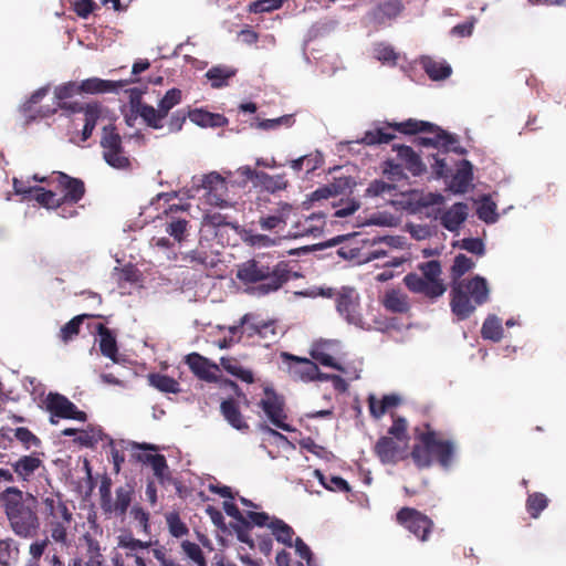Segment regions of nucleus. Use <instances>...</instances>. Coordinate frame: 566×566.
Masks as SVG:
<instances>
[{"label": "nucleus", "instance_id": "3c124183", "mask_svg": "<svg viewBox=\"0 0 566 566\" xmlns=\"http://www.w3.org/2000/svg\"><path fill=\"white\" fill-rule=\"evenodd\" d=\"M13 433V437L22 444L25 450H30L31 448H39L41 446V440L36 437L30 429L25 427H18L10 430Z\"/></svg>", "mask_w": 566, "mask_h": 566}, {"label": "nucleus", "instance_id": "f8f14e48", "mask_svg": "<svg viewBox=\"0 0 566 566\" xmlns=\"http://www.w3.org/2000/svg\"><path fill=\"white\" fill-rule=\"evenodd\" d=\"M396 517L397 522L419 541H428L433 528V522L429 516L413 507L405 506L397 512Z\"/></svg>", "mask_w": 566, "mask_h": 566}, {"label": "nucleus", "instance_id": "052dcab7", "mask_svg": "<svg viewBox=\"0 0 566 566\" xmlns=\"http://www.w3.org/2000/svg\"><path fill=\"white\" fill-rule=\"evenodd\" d=\"M284 0H256L248 6L249 13H269L282 8Z\"/></svg>", "mask_w": 566, "mask_h": 566}, {"label": "nucleus", "instance_id": "412c9836", "mask_svg": "<svg viewBox=\"0 0 566 566\" xmlns=\"http://www.w3.org/2000/svg\"><path fill=\"white\" fill-rule=\"evenodd\" d=\"M185 363L188 365L191 373L200 380L209 382L216 380L213 370H218V366L210 363L208 358L198 353H191L186 356Z\"/></svg>", "mask_w": 566, "mask_h": 566}, {"label": "nucleus", "instance_id": "f257e3e1", "mask_svg": "<svg viewBox=\"0 0 566 566\" xmlns=\"http://www.w3.org/2000/svg\"><path fill=\"white\" fill-rule=\"evenodd\" d=\"M237 277L244 285L258 284V295H268L279 291L292 277H298L292 273L285 261L271 264L270 258L258 255L238 265Z\"/></svg>", "mask_w": 566, "mask_h": 566}, {"label": "nucleus", "instance_id": "5701e85b", "mask_svg": "<svg viewBox=\"0 0 566 566\" xmlns=\"http://www.w3.org/2000/svg\"><path fill=\"white\" fill-rule=\"evenodd\" d=\"M134 493V486L129 483L118 486L115 490V500H111L109 507H106L104 513L118 517L124 516L132 504Z\"/></svg>", "mask_w": 566, "mask_h": 566}, {"label": "nucleus", "instance_id": "69168bd1", "mask_svg": "<svg viewBox=\"0 0 566 566\" xmlns=\"http://www.w3.org/2000/svg\"><path fill=\"white\" fill-rule=\"evenodd\" d=\"M208 259L209 255L203 250H191L182 255V261L191 268L199 265L206 268L209 264Z\"/></svg>", "mask_w": 566, "mask_h": 566}, {"label": "nucleus", "instance_id": "a211bd4d", "mask_svg": "<svg viewBox=\"0 0 566 566\" xmlns=\"http://www.w3.org/2000/svg\"><path fill=\"white\" fill-rule=\"evenodd\" d=\"M423 133H432V137L427 136H416L412 139V143L416 146L423 147V148H436L441 154L443 151V147L448 144H452L455 142V138L451 135L450 132L443 129L441 126L432 123V127L426 129Z\"/></svg>", "mask_w": 566, "mask_h": 566}, {"label": "nucleus", "instance_id": "4c0bfd02", "mask_svg": "<svg viewBox=\"0 0 566 566\" xmlns=\"http://www.w3.org/2000/svg\"><path fill=\"white\" fill-rule=\"evenodd\" d=\"M481 336L483 339H488L497 343L503 337L502 321L495 314H489L484 319L481 328Z\"/></svg>", "mask_w": 566, "mask_h": 566}, {"label": "nucleus", "instance_id": "b1692460", "mask_svg": "<svg viewBox=\"0 0 566 566\" xmlns=\"http://www.w3.org/2000/svg\"><path fill=\"white\" fill-rule=\"evenodd\" d=\"M132 81H109L103 80L98 77H91L82 81L80 84V91L86 94H102L108 92H117L119 88L124 87L128 83H133Z\"/></svg>", "mask_w": 566, "mask_h": 566}, {"label": "nucleus", "instance_id": "0eeeda50", "mask_svg": "<svg viewBox=\"0 0 566 566\" xmlns=\"http://www.w3.org/2000/svg\"><path fill=\"white\" fill-rule=\"evenodd\" d=\"M182 93L179 88H170L158 103V108L133 99V109L142 117L145 124L154 129L164 127L163 120L169 112L181 102Z\"/></svg>", "mask_w": 566, "mask_h": 566}, {"label": "nucleus", "instance_id": "4be33fe9", "mask_svg": "<svg viewBox=\"0 0 566 566\" xmlns=\"http://www.w3.org/2000/svg\"><path fill=\"white\" fill-rule=\"evenodd\" d=\"M137 460L151 467L154 475L161 485L165 486L172 481L171 472L164 454L140 453L137 455Z\"/></svg>", "mask_w": 566, "mask_h": 566}, {"label": "nucleus", "instance_id": "c9c22d12", "mask_svg": "<svg viewBox=\"0 0 566 566\" xmlns=\"http://www.w3.org/2000/svg\"><path fill=\"white\" fill-rule=\"evenodd\" d=\"M289 186V181L285 178V174L269 175L264 171H260L259 180H255V187L261 188L268 192L275 193L281 190H285Z\"/></svg>", "mask_w": 566, "mask_h": 566}, {"label": "nucleus", "instance_id": "cd10ccee", "mask_svg": "<svg viewBox=\"0 0 566 566\" xmlns=\"http://www.w3.org/2000/svg\"><path fill=\"white\" fill-rule=\"evenodd\" d=\"M401 397L398 394H388L384 395L380 400H377L375 395L370 394L368 396V408L370 416L378 420L380 419L389 409L396 408L401 403Z\"/></svg>", "mask_w": 566, "mask_h": 566}, {"label": "nucleus", "instance_id": "6e6552de", "mask_svg": "<svg viewBox=\"0 0 566 566\" xmlns=\"http://www.w3.org/2000/svg\"><path fill=\"white\" fill-rule=\"evenodd\" d=\"M99 144L107 165L122 170L130 168L132 163L123 147L122 136L114 125L109 124L103 127Z\"/></svg>", "mask_w": 566, "mask_h": 566}, {"label": "nucleus", "instance_id": "9d476101", "mask_svg": "<svg viewBox=\"0 0 566 566\" xmlns=\"http://www.w3.org/2000/svg\"><path fill=\"white\" fill-rule=\"evenodd\" d=\"M45 410L51 415L50 422L57 423L54 418L73 419L81 422L87 420L86 412L80 410L67 397L59 392H49L43 400Z\"/></svg>", "mask_w": 566, "mask_h": 566}, {"label": "nucleus", "instance_id": "58836bf2", "mask_svg": "<svg viewBox=\"0 0 566 566\" xmlns=\"http://www.w3.org/2000/svg\"><path fill=\"white\" fill-rule=\"evenodd\" d=\"M476 216L486 224H493L499 220L496 212V203L491 199L490 195H482L478 199Z\"/></svg>", "mask_w": 566, "mask_h": 566}, {"label": "nucleus", "instance_id": "7ed1b4c3", "mask_svg": "<svg viewBox=\"0 0 566 566\" xmlns=\"http://www.w3.org/2000/svg\"><path fill=\"white\" fill-rule=\"evenodd\" d=\"M0 502L12 531L20 537L30 538L38 534L40 520L34 510L23 502V492L9 486L0 493Z\"/></svg>", "mask_w": 566, "mask_h": 566}, {"label": "nucleus", "instance_id": "864d4df0", "mask_svg": "<svg viewBox=\"0 0 566 566\" xmlns=\"http://www.w3.org/2000/svg\"><path fill=\"white\" fill-rule=\"evenodd\" d=\"M390 416L392 418V424L388 429V434L397 441L406 442L409 439L407 432V419L394 412H391Z\"/></svg>", "mask_w": 566, "mask_h": 566}, {"label": "nucleus", "instance_id": "603ef678", "mask_svg": "<svg viewBox=\"0 0 566 566\" xmlns=\"http://www.w3.org/2000/svg\"><path fill=\"white\" fill-rule=\"evenodd\" d=\"M452 247L465 250L478 256H483L485 254V243L481 238L478 237L464 238L462 240L454 241Z\"/></svg>", "mask_w": 566, "mask_h": 566}, {"label": "nucleus", "instance_id": "49530a36", "mask_svg": "<svg viewBox=\"0 0 566 566\" xmlns=\"http://www.w3.org/2000/svg\"><path fill=\"white\" fill-rule=\"evenodd\" d=\"M352 306L353 289L348 286H343L340 291L337 293L336 307L339 314L343 315L349 323L353 322Z\"/></svg>", "mask_w": 566, "mask_h": 566}, {"label": "nucleus", "instance_id": "774afa93", "mask_svg": "<svg viewBox=\"0 0 566 566\" xmlns=\"http://www.w3.org/2000/svg\"><path fill=\"white\" fill-rule=\"evenodd\" d=\"M153 555L159 562L160 566H185L163 545L154 548Z\"/></svg>", "mask_w": 566, "mask_h": 566}, {"label": "nucleus", "instance_id": "39448f33", "mask_svg": "<svg viewBox=\"0 0 566 566\" xmlns=\"http://www.w3.org/2000/svg\"><path fill=\"white\" fill-rule=\"evenodd\" d=\"M55 190L39 189L38 203L46 209H59L63 205H77L85 196L86 188L82 179L63 171H53Z\"/></svg>", "mask_w": 566, "mask_h": 566}, {"label": "nucleus", "instance_id": "f3484780", "mask_svg": "<svg viewBox=\"0 0 566 566\" xmlns=\"http://www.w3.org/2000/svg\"><path fill=\"white\" fill-rule=\"evenodd\" d=\"M474 167L468 159H461L457 164V171L447 186V190L454 195L465 193L474 178Z\"/></svg>", "mask_w": 566, "mask_h": 566}, {"label": "nucleus", "instance_id": "393cba45", "mask_svg": "<svg viewBox=\"0 0 566 566\" xmlns=\"http://www.w3.org/2000/svg\"><path fill=\"white\" fill-rule=\"evenodd\" d=\"M469 207L465 202L459 201L451 206L441 216V224L450 232H457L468 219Z\"/></svg>", "mask_w": 566, "mask_h": 566}, {"label": "nucleus", "instance_id": "aec40b11", "mask_svg": "<svg viewBox=\"0 0 566 566\" xmlns=\"http://www.w3.org/2000/svg\"><path fill=\"white\" fill-rule=\"evenodd\" d=\"M43 467V461L36 453L21 455L14 462H11L12 471L21 482H30L35 472Z\"/></svg>", "mask_w": 566, "mask_h": 566}, {"label": "nucleus", "instance_id": "ea45409f", "mask_svg": "<svg viewBox=\"0 0 566 566\" xmlns=\"http://www.w3.org/2000/svg\"><path fill=\"white\" fill-rule=\"evenodd\" d=\"M324 163V158L319 151L301 156L290 161V167L295 171L300 172L305 169L307 174L316 170Z\"/></svg>", "mask_w": 566, "mask_h": 566}, {"label": "nucleus", "instance_id": "9b49d317", "mask_svg": "<svg viewBox=\"0 0 566 566\" xmlns=\"http://www.w3.org/2000/svg\"><path fill=\"white\" fill-rule=\"evenodd\" d=\"M189 205H169L164 210L165 231L178 243L182 242L187 235L190 223Z\"/></svg>", "mask_w": 566, "mask_h": 566}, {"label": "nucleus", "instance_id": "4d7b16f0", "mask_svg": "<svg viewBox=\"0 0 566 566\" xmlns=\"http://www.w3.org/2000/svg\"><path fill=\"white\" fill-rule=\"evenodd\" d=\"M166 523L171 536L180 538L188 535L189 528L185 522L181 521L177 512H171L166 515Z\"/></svg>", "mask_w": 566, "mask_h": 566}, {"label": "nucleus", "instance_id": "72a5a7b5", "mask_svg": "<svg viewBox=\"0 0 566 566\" xmlns=\"http://www.w3.org/2000/svg\"><path fill=\"white\" fill-rule=\"evenodd\" d=\"M382 305L387 311L398 314L407 313L410 308L407 295L395 289L386 292Z\"/></svg>", "mask_w": 566, "mask_h": 566}, {"label": "nucleus", "instance_id": "37998d69", "mask_svg": "<svg viewBox=\"0 0 566 566\" xmlns=\"http://www.w3.org/2000/svg\"><path fill=\"white\" fill-rule=\"evenodd\" d=\"M180 547L190 566H208L206 556L197 543L186 539L181 542Z\"/></svg>", "mask_w": 566, "mask_h": 566}, {"label": "nucleus", "instance_id": "c85d7f7f", "mask_svg": "<svg viewBox=\"0 0 566 566\" xmlns=\"http://www.w3.org/2000/svg\"><path fill=\"white\" fill-rule=\"evenodd\" d=\"M421 66L431 81H444L452 74L451 65L444 61H437L430 56H422Z\"/></svg>", "mask_w": 566, "mask_h": 566}, {"label": "nucleus", "instance_id": "e2e57ef3", "mask_svg": "<svg viewBox=\"0 0 566 566\" xmlns=\"http://www.w3.org/2000/svg\"><path fill=\"white\" fill-rule=\"evenodd\" d=\"M13 189L17 195H21L23 199L35 200L38 202V198L40 197L39 189H44L43 187L35 186L30 187L23 180L18 178H13Z\"/></svg>", "mask_w": 566, "mask_h": 566}, {"label": "nucleus", "instance_id": "c03bdc74", "mask_svg": "<svg viewBox=\"0 0 566 566\" xmlns=\"http://www.w3.org/2000/svg\"><path fill=\"white\" fill-rule=\"evenodd\" d=\"M269 528L272 531V534L277 542L292 546L294 531L283 520L273 517L269 524Z\"/></svg>", "mask_w": 566, "mask_h": 566}, {"label": "nucleus", "instance_id": "680f3d73", "mask_svg": "<svg viewBox=\"0 0 566 566\" xmlns=\"http://www.w3.org/2000/svg\"><path fill=\"white\" fill-rule=\"evenodd\" d=\"M319 482L329 491L349 492L350 485L346 480L340 476H324L319 471H316Z\"/></svg>", "mask_w": 566, "mask_h": 566}, {"label": "nucleus", "instance_id": "2eb2a0df", "mask_svg": "<svg viewBox=\"0 0 566 566\" xmlns=\"http://www.w3.org/2000/svg\"><path fill=\"white\" fill-rule=\"evenodd\" d=\"M200 188L205 190V198L211 206L228 208L231 206L228 200V184L219 172L211 171L201 178Z\"/></svg>", "mask_w": 566, "mask_h": 566}, {"label": "nucleus", "instance_id": "a878e982", "mask_svg": "<svg viewBox=\"0 0 566 566\" xmlns=\"http://www.w3.org/2000/svg\"><path fill=\"white\" fill-rule=\"evenodd\" d=\"M398 442L389 436H382L378 439L375 444V453L381 463H397L399 461L402 449Z\"/></svg>", "mask_w": 566, "mask_h": 566}, {"label": "nucleus", "instance_id": "1a4fd4ad", "mask_svg": "<svg viewBox=\"0 0 566 566\" xmlns=\"http://www.w3.org/2000/svg\"><path fill=\"white\" fill-rule=\"evenodd\" d=\"M403 9L401 0H386L371 7L361 17L360 23L370 30L384 29L389 27Z\"/></svg>", "mask_w": 566, "mask_h": 566}, {"label": "nucleus", "instance_id": "13d9d810", "mask_svg": "<svg viewBox=\"0 0 566 566\" xmlns=\"http://www.w3.org/2000/svg\"><path fill=\"white\" fill-rule=\"evenodd\" d=\"M103 437L101 428L90 427L87 430H81L78 436L75 438V442L81 446L93 448L95 447Z\"/></svg>", "mask_w": 566, "mask_h": 566}, {"label": "nucleus", "instance_id": "7c9ffc66", "mask_svg": "<svg viewBox=\"0 0 566 566\" xmlns=\"http://www.w3.org/2000/svg\"><path fill=\"white\" fill-rule=\"evenodd\" d=\"M418 269L421 271L423 279L429 284H436V291L438 295L442 296L446 292V285L443 281L440 279L441 263L439 260H430L418 265Z\"/></svg>", "mask_w": 566, "mask_h": 566}, {"label": "nucleus", "instance_id": "09e8293b", "mask_svg": "<svg viewBox=\"0 0 566 566\" xmlns=\"http://www.w3.org/2000/svg\"><path fill=\"white\" fill-rule=\"evenodd\" d=\"M234 75L235 71L226 66H213L206 73V77L211 81L213 88L227 86L229 78Z\"/></svg>", "mask_w": 566, "mask_h": 566}, {"label": "nucleus", "instance_id": "dca6fc26", "mask_svg": "<svg viewBox=\"0 0 566 566\" xmlns=\"http://www.w3.org/2000/svg\"><path fill=\"white\" fill-rule=\"evenodd\" d=\"M281 358L287 364L289 374L295 380L304 382L314 381L319 376V369L315 361L283 352Z\"/></svg>", "mask_w": 566, "mask_h": 566}, {"label": "nucleus", "instance_id": "20e7f679", "mask_svg": "<svg viewBox=\"0 0 566 566\" xmlns=\"http://www.w3.org/2000/svg\"><path fill=\"white\" fill-rule=\"evenodd\" d=\"M419 443L413 444L410 455L418 469L430 468L433 457L443 469L452 464L455 446L451 440H438L434 430L421 432L418 436Z\"/></svg>", "mask_w": 566, "mask_h": 566}, {"label": "nucleus", "instance_id": "f704fd0d", "mask_svg": "<svg viewBox=\"0 0 566 566\" xmlns=\"http://www.w3.org/2000/svg\"><path fill=\"white\" fill-rule=\"evenodd\" d=\"M96 331L99 335V350L102 355L116 361L118 348L115 336L104 324H98Z\"/></svg>", "mask_w": 566, "mask_h": 566}, {"label": "nucleus", "instance_id": "a19ab883", "mask_svg": "<svg viewBox=\"0 0 566 566\" xmlns=\"http://www.w3.org/2000/svg\"><path fill=\"white\" fill-rule=\"evenodd\" d=\"M148 382L150 386L156 388L157 390L166 394H178L180 392V385L179 382L164 374L159 373H153L148 375Z\"/></svg>", "mask_w": 566, "mask_h": 566}, {"label": "nucleus", "instance_id": "6ab92c4d", "mask_svg": "<svg viewBox=\"0 0 566 566\" xmlns=\"http://www.w3.org/2000/svg\"><path fill=\"white\" fill-rule=\"evenodd\" d=\"M338 347V343L335 340H319L313 344L310 355L323 366L342 370V367L335 360Z\"/></svg>", "mask_w": 566, "mask_h": 566}, {"label": "nucleus", "instance_id": "ddd939ff", "mask_svg": "<svg viewBox=\"0 0 566 566\" xmlns=\"http://www.w3.org/2000/svg\"><path fill=\"white\" fill-rule=\"evenodd\" d=\"M284 399L279 396L271 387L264 388V398L261 399L259 406L268 416L272 424L283 431L292 432L294 429L286 422V413L284 411Z\"/></svg>", "mask_w": 566, "mask_h": 566}, {"label": "nucleus", "instance_id": "8fccbe9b", "mask_svg": "<svg viewBox=\"0 0 566 566\" xmlns=\"http://www.w3.org/2000/svg\"><path fill=\"white\" fill-rule=\"evenodd\" d=\"M547 505L548 499L544 493L534 492L528 494L526 500V511L532 518H537Z\"/></svg>", "mask_w": 566, "mask_h": 566}, {"label": "nucleus", "instance_id": "79ce46f5", "mask_svg": "<svg viewBox=\"0 0 566 566\" xmlns=\"http://www.w3.org/2000/svg\"><path fill=\"white\" fill-rule=\"evenodd\" d=\"M88 317H99V315L81 314L74 316L71 321L61 327L59 338L65 344L70 340H73L80 334L81 325L83 324L84 319Z\"/></svg>", "mask_w": 566, "mask_h": 566}, {"label": "nucleus", "instance_id": "423d86ee", "mask_svg": "<svg viewBox=\"0 0 566 566\" xmlns=\"http://www.w3.org/2000/svg\"><path fill=\"white\" fill-rule=\"evenodd\" d=\"M40 511L50 527L54 542L66 544L67 528L73 521V513L60 492H44L40 496Z\"/></svg>", "mask_w": 566, "mask_h": 566}, {"label": "nucleus", "instance_id": "338daca9", "mask_svg": "<svg viewBox=\"0 0 566 566\" xmlns=\"http://www.w3.org/2000/svg\"><path fill=\"white\" fill-rule=\"evenodd\" d=\"M343 191V188L338 184H331L323 187L317 188L310 195V200L312 202L319 201L322 199H328L334 197Z\"/></svg>", "mask_w": 566, "mask_h": 566}, {"label": "nucleus", "instance_id": "2f4dec72", "mask_svg": "<svg viewBox=\"0 0 566 566\" xmlns=\"http://www.w3.org/2000/svg\"><path fill=\"white\" fill-rule=\"evenodd\" d=\"M385 126L405 135H417L432 127V123L428 120H420L415 118H408L403 122H388L386 120Z\"/></svg>", "mask_w": 566, "mask_h": 566}, {"label": "nucleus", "instance_id": "c756f323", "mask_svg": "<svg viewBox=\"0 0 566 566\" xmlns=\"http://www.w3.org/2000/svg\"><path fill=\"white\" fill-rule=\"evenodd\" d=\"M403 283L406 287L417 294H423L424 296L437 300L440 297L436 291V284H429L423 277L419 276L415 272H410L405 275Z\"/></svg>", "mask_w": 566, "mask_h": 566}, {"label": "nucleus", "instance_id": "bb28decb", "mask_svg": "<svg viewBox=\"0 0 566 566\" xmlns=\"http://www.w3.org/2000/svg\"><path fill=\"white\" fill-rule=\"evenodd\" d=\"M220 411L228 423L234 429L240 431L249 430V423L241 413L239 403L234 399L229 398L223 400L220 405Z\"/></svg>", "mask_w": 566, "mask_h": 566}, {"label": "nucleus", "instance_id": "de8ad7c7", "mask_svg": "<svg viewBox=\"0 0 566 566\" xmlns=\"http://www.w3.org/2000/svg\"><path fill=\"white\" fill-rule=\"evenodd\" d=\"M221 366L227 373L247 384H252L254 381L253 373L250 369L242 367L232 358H221Z\"/></svg>", "mask_w": 566, "mask_h": 566}, {"label": "nucleus", "instance_id": "473e14b6", "mask_svg": "<svg viewBox=\"0 0 566 566\" xmlns=\"http://www.w3.org/2000/svg\"><path fill=\"white\" fill-rule=\"evenodd\" d=\"M188 116L192 123L201 127H222L228 124L223 115L198 108L188 112Z\"/></svg>", "mask_w": 566, "mask_h": 566}, {"label": "nucleus", "instance_id": "4468645a", "mask_svg": "<svg viewBox=\"0 0 566 566\" xmlns=\"http://www.w3.org/2000/svg\"><path fill=\"white\" fill-rule=\"evenodd\" d=\"M62 111L70 113H83L84 115V127L82 129V142H86L93 135L97 122L107 112L106 107L97 102L91 103H63L61 105Z\"/></svg>", "mask_w": 566, "mask_h": 566}, {"label": "nucleus", "instance_id": "bf43d9fd", "mask_svg": "<svg viewBox=\"0 0 566 566\" xmlns=\"http://www.w3.org/2000/svg\"><path fill=\"white\" fill-rule=\"evenodd\" d=\"M19 548L13 539H0V565L8 566L11 562L17 560Z\"/></svg>", "mask_w": 566, "mask_h": 566}, {"label": "nucleus", "instance_id": "0e129e2a", "mask_svg": "<svg viewBox=\"0 0 566 566\" xmlns=\"http://www.w3.org/2000/svg\"><path fill=\"white\" fill-rule=\"evenodd\" d=\"M374 55L382 63H391L392 65H396L398 59L395 49L387 43H377L374 46Z\"/></svg>", "mask_w": 566, "mask_h": 566}, {"label": "nucleus", "instance_id": "e433bc0d", "mask_svg": "<svg viewBox=\"0 0 566 566\" xmlns=\"http://www.w3.org/2000/svg\"><path fill=\"white\" fill-rule=\"evenodd\" d=\"M396 138L394 133L387 132L385 127H375L366 130L361 138H356V144H364L367 146H376L388 144Z\"/></svg>", "mask_w": 566, "mask_h": 566}, {"label": "nucleus", "instance_id": "5fc2aeb1", "mask_svg": "<svg viewBox=\"0 0 566 566\" xmlns=\"http://www.w3.org/2000/svg\"><path fill=\"white\" fill-rule=\"evenodd\" d=\"M382 174L392 182L402 181L408 178L400 164L388 158L381 164Z\"/></svg>", "mask_w": 566, "mask_h": 566}, {"label": "nucleus", "instance_id": "6e6d98bb", "mask_svg": "<svg viewBox=\"0 0 566 566\" xmlns=\"http://www.w3.org/2000/svg\"><path fill=\"white\" fill-rule=\"evenodd\" d=\"M76 94H81L80 84L76 82H67L59 85L54 90V96L57 99V107L61 109L63 103H69L67 99Z\"/></svg>", "mask_w": 566, "mask_h": 566}, {"label": "nucleus", "instance_id": "f03ea898", "mask_svg": "<svg viewBox=\"0 0 566 566\" xmlns=\"http://www.w3.org/2000/svg\"><path fill=\"white\" fill-rule=\"evenodd\" d=\"M490 301L488 280L476 274L469 280L452 282L450 290V310L458 322L468 319L478 306Z\"/></svg>", "mask_w": 566, "mask_h": 566}, {"label": "nucleus", "instance_id": "a18cd8bd", "mask_svg": "<svg viewBox=\"0 0 566 566\" xmlns=\"http://www.w3.org/2000/svg\"><path fill=\"white\" fill-rule=\"evenodd\" d=\"M474 262L471 258L467 256L463 253H459L454 256L453 263L450 268V276L452 282H461L460 280L465 273L471 271L474 268Z\"/></svg>", "mask_w": 566, "mask_h": 566}]
</instances>
